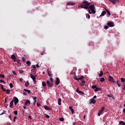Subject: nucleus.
<instances>
[{
	"label": "nucleus",
	"instance_id": "1",
	"mask_svg": "<svg viewBox=\"0 0 125 125\" xmlns=\"http://www.w3.org/2000/svg\"><path fill=\"white\" fill-rule=\"evenodd\" d=\"M90 5V3L89 2L86 1V0H84L81 3V8H84V9H88V6Z\"/></svg>",
	"mask_w": 125,
	"mask_h": 125
},
{
	"label": "nucleus",
	"instance_id": "2",
	"mask_svg": "<svg viewBox=\"0 0 125 125\" xmlns=\"http://www.w3.org/2000/svg\"><path fill=\"white\" fill-rule=\"evenodd\" d=\"M88 9V12L89 14H91L93 13V14H94L96 13V11H95V6L94 5H91L89 6Z\"/></svg>",
	"mask_w": 125,
	"mask_h": 125
},
{
	"label": "nucleus",
	"instance_id": "3",
	"mask_svg": "<svg viewBox=\"0 0 125 125\" xmlns=\"http://www.w3.org/2000/svg\"><path fill=\"white\" fill-rule=\"evenodd\" d=\"M13 100V102H14L15 105H17V103L19 102V100H18V98H17V97H14Z\"/></svg>",
	"mask_w": 125,
	"mask_h": 125
},
{
	"label": "nucleus",
	"instance_id": "4",
	"mask_svg": "<svg viewBox=\"0 0 125 125\" xmlns=\"http://www.w3.org/2000/svg\"><path fill=\"white\" fill-rule=\"evenodd\" d=\"M104 109H105V107L103 106L101 109L99 111V113H98V115L99 116H101V114H102V113L104 112Z\"/></svg>",
	"mask_w": 125,
	"mask_h": 125
},
{
	"label": "nucleus",
	"instance_id": "5",
	"mask_svg": "<svg viewBox=\"0 0 125 125\" xmlns=\"http://www.w3.org/2000/svg\"><path fill=\"white\" fill-rule=\"evenodd\" d=\"M47 85L49 86V87H52L53 84L51 83V82L48 80L46 81Z\"/></svg>",
	"mask_w": 125,
	"mask_h": 125
},
{
	"label": "nucleus",
	"instance_id": "6",
	"mask_svg": "<svg viewBox=\"0 0 125 125\" xmlns=\"http://www.w3.org/2000/svg\"><path fill=\"white\" fill-rule=\"evenodd\" d=\"M108 81L109 82H111V83H116V81L114 80V78H113V77L111 76H109Z\"/></svg>",
	"mask_w": 125,
	"mask_h": 125
},
{
	"label": "nucleus",
	"instance_id": "7",
	"mask_svg": "<svg viewBox=\"0 0 125 125\" xmlns=\"http://www.w3.org/2000/svg\"><path fill=\"white\" fill-rule=\"evenodd\" d=\"M106 25H107L108 27H114V22H113V21H110L107 22Z\"/></svg>",
	"mask_w": 125,
	"mask_h": 125
},
{
	"label": "nucleus",
	"instance_id": "8",
	"mask_svg": "<svg viewBox=\"0 0 125 125\" xmlns=\"http://www.w3.org/2000/svg\"><path fill=\"white\" fill-rule=\"evenodd\" d=\"M75 2L69 1L67 3L66 5H75Z\"/></svg>",
	"mask_w": 125,
	"mask_h": 125
},
{
	"label": "nucleus",
	"instance_id": "9",
	"mask_svg": "<svg viewBox=\"0 0 125 125\" xmlns=\"http://www.w3.org/2000/svg\"><path fill=\"white\" fill-rule=\"evenodd\" d=\"M60 83V80H59V78L57 77L56 81V85H58Z\"/></svg>",
	"mask_w": 125,
	"mask_h": 125
},
{
	"label": "nucleus",
	"instance_id": "10",
	"mask_svg": "<svg viewBox=\"0 0 125 125\" xmlns=\"http://www.w3.org/2000/svg\"><path fill=\"white\" fill-rule=\"evenodd\" d=\"M44 108L45 109V110H47L48 111H51V110H52V108L48 107L47 105H45L44 106Z\"/></svg>",
	"mask_w": 125,
	"mask_h": 125
},
{
	"label": "nucleus",
	"instance_id": "11",
	"mask_svg": "<svg viewBox=\"0 0 125 125\" xmlns=\"http://www.w3.org/2000/svg\"><path fill=\"white\" fill-rule=\"evenodd\" d=\"M31 104V102H30V100H27L25 103H24V105H26L27 106H29L30 104Z\"/></svg>",
	"mask_w": 125,
	"mask_h": 125
},
{
	"label": "nucleus",
	"instance_id": "12",
	"mask_svg": "<svg viewBox=\"0 0 125 125\" xmlns=\"http://www.w3.org/2000/svg\"><path fill=\"white\" fill-rule=\"evenodd\" d=\"M14 103V102L13 101V100H12L10 103V107L11 108H13V104Z\"/></svg>",
	"mask_w": 125,
	"mask_h": 125
},
{
	"label": "nucleus",
	"instance_id": "13",
	"mask_svg": "<svg viewBox=\"0 0 125 125\" xmlns=\"http://www.w3.org/2000/svg\"><path fill=\"white\" fill-rule=\"evenodd\" d=\"M30 78L33 80V81H34V80H36V77L34 75H33V74L32 73H31L30 74Z\"/></svg>",
	"mask_w": 125,
	"mask_h": 125
},
{
	"label": "nucleus",
	"instance_id": "14",
	"mask_svg": "<svg viewBox=\"0 0 125 125\" xmlns=\"http://www.w3.org/2000/svg\"><path fill=\"white\" fill-rule=\"evenodd\" d=\"M116 83L118 85V86L119 87H121V85H122V83H121L120 81H119L118 80H117Z\"/></svg>",
	"mask_w": 125,
	"mask_h": 125
},
{
	"label": "nucleus",
	"instance_id": "15",
	"mask_svg": "<svg viewBox=\"0 0 125 125\" xmlns=\"http://www.w3.org/2000/svg\"><path fill=\"white\" fill-rule=\"evenodd\" d=\"M105 14H106L105 11H103L102 12L101 15L100 16V17H102V16H104V15H105Z\"/></svg>",
	"mask_w": 125,
	"mask_h": 125
},
{
	"label": "nucleus",
	"instance_id": "16",
	"mask_svg": "<svg viewBox=\"0 0 125 125\" xmlns=\"http://www.w3.org/2000/svg\"><path fill=\"white\" fill-rule=\"evenodd\" d=\"M108 97H111L113 99H115V97H114V95L112 94H107Z\"/></svg>",
	"mask_w": 125,
	"mask_h": 125
},
{
	"label": "nucleus",
	"instance_id": "17",
	"mask_svg": "<svg viewBox=\"0 0 125 125\" xmlns=\"http://www.w3.org/2000/svg\"><path fill=\"white\" fill-rule=\"evenodd\" d=\"M69 110H70V111H71L72 114H74V112H75V111H74V109H73L72 106H69Z\"/></svg>",
	"mask_w": 125,
	"mask_h": 125
},
{
	"label": "nucleus",
	"instance_id": "18",
	"mask_svg": "<svg viewBox=\"0 0 125 125\" xmlns=\"http://www.w3.org/2000/svg\"><path fill=\"white\" fill-rule=\"evenodd\" d=\"M0 86H1V89H2V90H3V91H5V90H6V89H5L4 88H3V85L0 84Z\"/></svg>",
	"mask_w": 125,
	"mask_h": 125
},
{
	"label": "nucleus",
	"instance_id": "19",
	"mask_svg": "<svg viewBox=\"0 0 125 125\" xmlns=\"http://www.w3.org/2000/svg\"><path fill=\"white\" fill-rule=\"evenodd\" d=\"M84 79V76H81L79 78H78V81H83Z\"/></svg>",
	"mask_w": 125,
	"mask_h": 125
},
{
	"label": "nucleus",
	"instance_id": "20",
	"mask_svg": "<svg viewBox=\"0 0 125 125\" xmlns=\"http://www.w3.org/2000/svg\"><path fill=\"white\" fill-rule=\"evenodd\" d=\"M100 80L101 83H103V82H105V79L104 78V77L100 78Z\"/></svg>",
	"mask_w": 125,
	"mask_h": 125
},
{
	"label": "nucleus",
	"instance_id": "21",
	"mask_svg": "<svg viewBox=\"0 0 125 125\" xmlns=\"http://www.w3.org/2000/svg\"><path fill=\"white\" fill-rule=\"evenodd\" d=\"M91 102H92L93 104H95L96 103V101L94 99H91Z\"/></svg>",
	"mask_w": 125,
	"mask_h": 125
},
{
	"label": "nucleus",
	"instance_id": "22",
	"mask_svg": "<svg viewBox=\"0 0 125 125\" xmlns=\"http://www.w3.org/2000/svg\"><path fill=\"white\" fill-rule=\"evenodd\" d=\"M61 101H62V100H61V98H59L58 99V105L60 106L61 105Z\"/></svg>",
	"mask_w": 125,
	"mask_h": 125
},
{
	"label": "nucleus",
	"instance_id": "23",
	"mask_svg": "<svg viewBox=\"0 0 125 125\" xmlns=\"http://www.w3.org/2000/svg\"><path fill=\"white\" fill-rule=\"evenodd\" d=\"M103 76V71H100V74H99V78H101Z\"/></svg>",
	"mask_w": 125,
	"mask_h": 125
},
{
	"label": "nucleus",
	"instance_id": "24",
	"mask_svg": "<svg viewBox=\"0 0 125 125\" xmlns=\"http://www.w3.org/2000/svg\"><path fill=\"white\" fill-rule=\"evenodd\" d=\"M50 82L53 84V83H54V80L53 79V78H52V77L50 78Z\"/></svg>",
	"mask_w": 125,
	"mask_h": 125
},
{
	"label": "nucleus",
	"instance_id": "25",
	"mask_svg": "<svg viewBox=\"0 0 125 125\" xmlns=\"http://www.w3.org/2000/svg\"><path fill=\"white\" fill-rule=\"evenodd\" d=\"M42 85L44 87H45V86H46V83H45V82H42Z\"/></svg>",
	"mask_w": 125,
	"mask_h": 125
},
{
	"label": "nucleus",
	"instance_id": "26",
	"mask_svg": "<svg viewBox=\"0 0 125 125\" xmlns=\"http://www.w3.org/2000/svg\"><path fill=\"white\" fill-rule=\"evenodd\" d=\"M24 91H25V92H27L28 93V94H30V92H31V91L29 90H28L27 89H24Z\"/></svg>",
	"mask_w": 125,
	"mask_h": 125
},
{
	"label": "nucleus",
	"instance_id": "27",
	"mask_svg": "<svg viewBox=\"0 0 125 125\" xmlns=\"http://www.w3.org/2000/svg\"><path fill=\"white\" fill-rule=\"evenodd\" d=\"M5 91H6V94H10V90L7 89V90H6Z\"/></svg>",
	"mask_w": 125,
	"mask_h": 125
},
{
	"label": "nucleus",
	"instance_id": "28",
	"mask_svg": "<svg viewBox=\"0 0 125 125\" xmlns=\"http://www.w3.org/2000/svg\"><path fill=\"white\" fill-rule=\"evenodd\" d=\"M105 9L107 13V15H108V16L111 15V13H110V11H109V10H108V9Z\"/></svg>",
	"mask_w": 125,
	"mask_h": 125
},
{
	"label": "nucleus",
	"instance_id": "29",
	"mask_svg": "<svg viewBox=\"0 0 125 125\" xmlns=\"http://www.w3.org/2000/svg\"><path fill=\"white\" fill-rule=\"evenodd\" d=\"M30 83H29V82L27 81V83L25 84V86H26V87H28Z\"/></svg>",
	"mask_w": 125,
	"mask_h": 125
},
{
	"label": "nucleus",
	"instance_id": "30",
	"mask_svg": "<svg viewBox=\"0 0 125 125\" xmlns=\"http://www.w3.org/2000/svg\"><path fill=\"white\" fill-rule=\"evenodd\" d=\"M12 59H13V60H15V59H16V58L15 57V55H12L11 56Z\"/></svg>",
	"mask_w": 125,
	"mask_h": 125
},
{
	"label": "nucleus",
	"instance_id": "31",
	"mask_svg": "<svg viewBox=\"0 0 125 125\" xmlns=\"http://www.w3.org/2000/svg\"><path fill=\"white\" fill-rule=\"evenodd\" d=\"M26 64L28 66H30L31 65V62L30 61H27L26 62Z\"/></svg>",
	"mask_w": 125,
	"mask_h": 125
},
{
	"label": "nucleus",
	"instance_id": "32",
	"mask_svg": "<svg viewBox=\"0 0 125 125\" xmlns=\"http://www.w3.org/2000/svg\"><path fill=\"white\" fill-rule=\"evenodd\" d=\"M119 124L120 125H125V123L124 121H120Z\"/></svg>",
	"mask_w": 125,
	"mask_h": 125
},
{
	"label": "nucleus",
	"instance_id": "33",
	"mask_svg": "<svg viewBox=\"0 0 125 125\" xmlns=\"http://www.w3.org/2000/svg\"><path fill=\"white\" fill-rule=\"evenodd\" d=\"M4 83V84L6 83V82H5L4 81H3L2 80H0V83Z\"/></svg>",
	"mask_w": 125,
	"mask_h": 125
},
{
	"label": "nucleus",
	"instance_id": "34",
	"mask_svg": "<svg viewBox=\"0 0 125 125\" xmlns=\"http://www.w3.org/2000/svg\"><path fill=\"white\" fill-rule=\"evenodd\" d=\"M121 81L122 82V83H125V79L124 78H121Z\"/></svg>",
	"mask_w": 125,
	"mask_h": 125
},
{
	"label": "nucleus",
	"instance_id": "35",
	"mask_svg": "<svg viewBox=\"0 0 125 125\" xmlns=\"http://www.w3.org/2000/svg\"><path fill=\"white\" fill-rule=\"evenodd\" d=\"M81 86L83 87V86H86V84H85V83H81Z\"/></svg>",
	"mask_w": 125,
	"mask_h": 125
},
{
	"label": "nucleus",
	"instance_id": "36",
	"mask_svg": "<svg viewBox=\"0 0 125 125\" xmlns=\"http://www.w3.org/2000/svg\"><path fill=\"white\" fill-rule=\"evenodd\" d=\"M17 63L18 64H20V65H21V62L20 61V60H18L17 61Z\"/></svg>",
	"mask_w": 125,
	"mask_h": 125
},
{
	"label": "nucleus",
	"instance_id": "37",
	"mask_svg": "<svg viewBox=\"0 0 125 125\" xmlns=\"http://www.w3.org/2000/svg\"><path fill=\"white\" fill-rule=\"evenodd\" d=\"M48 75L49 77H52L53 74H52V73H51L50 72H48Z\"/></svg>",
	"mask_w": 125,
	"mask_h": 125
},
{
	"label": "nucleus",
	"instance_id": "38",
	"mask_svg": "<svg viewBox=\"0 0 125 125\" xmlns=\"http://www.w3.org/2000/svg\"><path fill=\"white\" fill-rule=\"evenodd\" d=\"M44 116H45V118H47V119H49V118H50L49 115H48L46 114H45Z\"/></svg>",
	"mask_w": 125,
	"mask_h": 125
},
{
	"label": "nucleus",
	"instance_id": "39",
	"mask_svg": "<svg viewBox=\"0 0 125 125\" xmlns=\"http://www.w3.org/2000/svg\"><path fill=\"white\" fill-rule=\"evenodd\" d=\"M59 120L61 122H64V118L63 117L60 118Z\"/></svg>",
	"mask_w": 125,
	"mask_h": 125
},
{
	"label": "nucleus",
	"instance_id": "40",
	"mask_svg": "<svg viewBox=\"0 0 125 125\" xmlns=\"http://www.w3.org/2000/svg\"><path fill=\"white\" fill-rule=\"evenodd\" d=\"M9 86L10 88H12L13 87V84H12V83H10Z\"/></svg>",
	"mask_w": 125,
	"mask_h": 125
},
{
	"label": "nucleus",
	"instance_id": "41",
	"mask_svg": "<svg viewBox=\"0 0 125 125\" xmlns=\"http://www.w3.org/2000/svg\"><path fill=\"white\" fill-rule=\"evenodd\" d=\"M16 119H17V116H15L14 117V119H13V122H16Z\"/></svg>",
	"mask_w": 125,
	"mask_h": 125
},
{
	"label": "nucleus",
	"instance_id": "42",
	"mask_svg": "<svg viewBox=\"0 0 125 125\" xmlns=\"http://www.w3.org/2000/svg\"><path fill=\"white\" fill-rule=\"evenodd\" d=\"M97 87V86L96 85H93L92 86V88H93V89L96 88Z\"/></svg>",
	"mask_w": 125,
	"mask_h": 125
},
{
	"label": "nucleus",
	"instance_id": "43",
	"mask_svg": "<svg viewBox=\"0 0 125 125\" xmlns=\"http://www.w3.org/2000/svg\"><path fill=\"white\" fill-rule=\"evenodd\" d=\"M86 17V18H88V19H89L90 18V15L89 14H87Z\"/></svg>",
	"mask_w": 125,
	"mask_h": 125
},
{
	"label": "nucleus",
	"instance_id": "44",
	"mask_svg": "<svg viewBox=\"0 0 125 125\" xmlns=\"http://www.w3.org/2000/svg\"><path fill=\"white\" fill-rule=\"evenodd\" d=\"M12 73L13 74V75H14L15 76H17V73H16V72L15 71H12Z\"/></svg>",
	"mask_w": 125,
	"mask_h": 125
},
{
	"label": "nucleus",
	"instance_id": "45",
	"mask_svg": "<svg viewBox=\"0 0 125 125\" xmlns=\"http://www.w3.org/2000/svg\"><path fill=\"white\" fill-rule=\"evenodd\" d=\"M0 78H2V79H4V75L0 74Z\"/></svg>",
	"mask_w": 125,
	"mask_h": 125
},
{
	"label": "nucleus",
	"instance_id": "46",
	"mask_svg": "<svg viewBox=\"0 0 125 125\" xmlns=\"http://www.w3.org/2000/svg\"><path fill=\"white\" fill-rule=\"evenodd\" d=\"M33 100L35 102H37V97H33Z\"/></svg>",
	"mask_w": 125,
	"mask_h": 125
},
{
	"label": "nucleus",
	"instance_id": "47",
	"mask_svg": "<svg viewBox=\"0 0 125 125\" xmlns=\"http://www.w3.org/2000/svg\"><path fill=\"white\" fill-rule=\"evenodd\" d=\"M74 79L76 81H79V78H77V76H74Z\"/></svg>",
	"mask_w": 125,
	"mask_h": 125
},
{
	"label": "nucleus",
	"instance_id": "48",
	"mask_svg": "<svg viewBox=\"0 0 125 125\" xmlns=\"http://www.w3.org/2000/svg\"><path fill=\"white\" fill-rule=\"evenodd\" d=\"M22 61H23V62H26V58L23 57V58H22Z\"/></svg>",
	"mask_w": 125,
	"mask_h": 125
},
{
	"label": "nucleus",
	"instance_id": "49",
	"mask_svg": "<svg viewBox=\"0 0 125 125\" xmlns=\"http://www.w3.org/2000/svg\"><path fill=\"white\" fill-rule=\"evenodd\" d=\"M104 29L105 30H107V29H109V26H108L107 25L104 26Z\"/></svg>",
	"mask_w": 125,
	"mask_h": 125
},
{
	"label": "nucleus",
	"instance_id": "50",
	"mask_svg": "<svg viewBox=\"0 0 125 125\" xmlns=\"http://www.w3.org/2000/svg\"><path fill=\"white\" fill-rule=\"evenodd\" d=\"M111 2H112V3H113L114 4H116V2L115 0H112V1H111Z\"/></svg>",
	"mask_w": 125,
	"mask_h": 125
},
{
	"label": "nucleus",
	"instance_id": "51",
	"mask_svg": "<svg viewBox=\"0 0 125 125\" xmlns=\"http://www.w3.org/2000/svg\"><path fill=\"white\" fill-rule=\"evenodd\" d=\"M95 92H97L98 91V87H96L94 90Z\"/></svg>",
	"mask_w": 125,
	"mask_h": 125
},
{
	"label": "nucleus",
	"instance_id": "52",
	"mask_svg": "<svg viewBox=\"0 0 125 125\" xmlns=\"http://www.w3.org/2000/svg\"><path fill=\"white\" fill-rule=\"evenodd\" d=\"M4 103H7V97L5 98Z\"/></svg>",
	"mask_w": 125,
	"mask_h": 125
},
{
	"label": "nucleus",
	"instance_id": "53",
	"mask_svg": "<svg viewBox=\"0 0 125 125\" xmlns=\"http://www.w3.org/2000/svg\"><path fill=\"white\" fill-rule=\"evenodd\" d=\"M32 67L34 68V70H37V67H36V65H32Z\"/></svg>",
	"mask_w": 125,
	"mask_h": 125
},
{
	"label": "nucleus",
	"instance_id": "54",
	"mask_svg": "<svg viewBox=\"0 0 125 125\" xmlns=\"http://www.w3.org/2000/svg\"><path fill=\"white\" fill-rule=\"evenodd\" d=\"M79 93H80V94H82V95L84 94V93H83V91H80L79 92Z\"/></svg>",
	"mask_w": 125,
	"mask_h": 125
},
{
	"label": "nucleus",
	"instance_id": "55",
	"mask_svg": "<svg viewBox=\"0 0 125 125\" xmlns=\"http://www.w3.org/2000/svg\"><path fill=\"white\" fill-rule=\"evenodd\" d=\"M14 114H15V115H17L18 114V111H15L14 112Z\"/></svg>",
	"mask_w": 125,
	"mask_h": 125
},
{
	"label": "nucleus",
	"instance_id": "56",
	"mask_svg": "<svg viewBox=\"0 0 125 125\" xmlns=\"http://www.w3.org/2000/svg\"><path fill=\"white\" fill-rule=\"evenodd\" d=\"M123 85H124V88H122V89H123L124 90H125V83H123Z\"/></svg>",
	"mask_w": 125,
	"mask_h": 125
},
{
	"label": "nucleus",
	"instance_id": "57",
	"mask_svg": "<svg viewBox=\"0 0 125 125\" xmlns=\"http://www.w3.org/2000/svg\"><path fill=\"white\" fill-rule=\"evenodd\" d=\"M76 91L77 92L79 93L81 91H80V90L79 89V88H78L77 89H76Z\"/></svg>",
	"mask_w": 125,
	"mask_h": 125
},
{
	"label": "nucleus",
	"instance_id": "58",
	"mask_svg": "<svg viewBox=\"0 0 125 125\" xmlns=\"http://www.w3.org/2000/svg\"><path fill=\"white\" fill-rule=\"evenodd\" d=\"M82 81V83H85V81L83 80H81Z\"/></svg>",
	"mask_w": 125,
	"mask_h": 125
},
{
	"label": "nucleus",
	"instance_id": "59",
	"mask_svg": "<svg viewBox=\"0 0 125 125\" xmlns=\"http://www.w3.org/2000/svg\"><path fill=\"white\" fill-rule=\"evenodd\" d=\"M37 107H40V106H41V104H39V103H38L37 104Z\"/></svg>",
	"mask_w": 125,
	"mask_h": 125
},
{
	"label": "nucleus",
	"instance_id": "60",
	"mask_svg": "<svg viewBox=\"0 0 125 125\" xmlns=\"http://www.w3.org/2000/svg\"><path fill=\"white\" fill-rule=\"evenodd\" d=\"M19 72H20V74H22V73H23V71L22 69H21V70H20Z\"/></svg>",
	"mask_w": 125,
	"mask_h": 125
},
{
	"label": "nucleus",
	"instance_id": "61",
	"mask_svg": "<svg viewBox=\"0 0 125 125\" xmlns=\"http://www.w3.org/2000/svg\"><path fill=\"white\" fill-rule=\"evenodd\" d=\"M102 90V89L101 88L98 87V91H101Z\"/></svg>",
	"mask_w": 125,
	"mask_h": 125
},
{
	"label": "nucleus",
	"instance_id": "62",
	"mask_svg": "<svg viewBox=\"0 0 125 125\" xmlns=\"http://www.w3.org/2000/svg\"><path fill=\"white\" fill-rule=\"evenodd\" d=\"M20 82H23V81H24V79H23V78H20Z\"/></svg>",
	"mask_w": 125,
	"mask_h": 125
},
{
	"label": "nucleus",
	"instance_id": "63",
	"mask_svg": "<svg viewBox=\"0 0 125 125\" xmlns=\"http://www.w3.org/2000/svg\"><path fill=\"white\" fill-rule=\"evenodd\" d=\"M78 8H80L82 7V4H81L80 5H79L78 6Z\"/></svg>",
	"mask_w": 125,
	"mask_h": 125
},
{
	"label": "nucleus",
	"instance_id": "64",
	"mask_svg": "<svg viewBox=\"0 0 125 125\" xmlns=\"http://www.w3.org/2000/svg\"><path fill=\"white\" fill-rule=\"evenodd\" d=\"M28 119H30V120H32V116H31V115H29L28 116Z\"/></svg>",
	"mask_w": 125,
	"mask_h": 125
}]
</instances>
